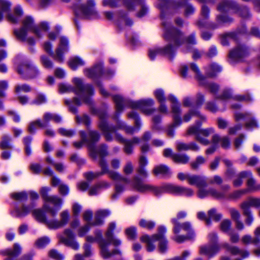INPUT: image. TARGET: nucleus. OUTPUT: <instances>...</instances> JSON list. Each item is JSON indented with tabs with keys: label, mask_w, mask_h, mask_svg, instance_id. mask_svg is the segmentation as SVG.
I'll return each instance as SVG.
<instances>
[{
	"label": "nucleus",
	"mask_w": 260,
	"mask_h": 260,
	"mask_svg": "<svg viewBox=\"0 0 260 260\" xmlns=\"http://www.w3.org/2000/svg\"><path fill=\"white\" fill-rule=\"evenodd\" d=\"M113 101L115 104L116 113L113 116V118L116 120V124L115 126H109L105 120L107 115L104 112H99L98 113L100 122L99 124L100 129L103 132L107 141L113 140V137L111 135L112 133L115 132L117 130H123L127 134H133L137 132L140 129L141 124L138 114L135 112H132L128 114V117L130 118H134L135 120V126L132 127L128 126L126 123L118 119L117 115L120 113L124 108L126 107L132 109H139L146 114H151L155 111V109L149 108V107L154 105V102L153 99H148L146 100H142L138 101H132L128 99L123 98L120 95H115L113 97Z\"/></svg>",
	"instance_id": "nucleus-1"
},
{
	"label": "nucleus",
	"mask_w": 260,
	"mask_h": 260,
	"mask_svg": "<svg viewBox=\"0 0 260 260\" xmlns=\"http://www.w3.org/2000/svg\"><path fill=\"white\" fill-rule=\"evenodd\" d=\"M164 29V38L165 40L173 43L168 44L164 48H155L150 49L149 51V56L152 60L154 59L157 55H164L169 58H172L175 55L176 48L180 46L185 44L189 48L192 52V57L194 59L200 58L204 54L203 52L196 48H191L190 45L196 43L195 36L191 34L187 38H185L183 34L179 30L173 27L169 22H162Z\"/></svg>",
	"instance_id": "nucleus-2"
},
{
	"label": "nucleus",
	"mask_w": 260,
	"mask_h": 260,
	"mask_svg": "<svg viewBox=\"0 0 260 260\" xmlns=\"http://www.w3.org/2000/svg\"><path fill=\"white\" fill-rule=\"evenodd\" d=\"M74 87L71 85L66 83H60L59 87L60 93H68L74 92L79 96V98H74L72 102L66 100L65 103L69 105L70 111L74 113H77V107L80 106L83 103L89 105L92 104L90 96L93 94V90L92 86L89 84L84 85L82 79L74 78L73 79Z\"/></svg>",
	"instance_id": "nucleus-3"
},
{
	"label": "nucleus",
	"mask_w": 260,
	"mask_h": 260,
	"mask_svg": "<svg viewBox=\"0 0 260 260\" xmlns=\"http://www.w3.org/2000/svg\"><path fill=\"white\" fill-rule=\"evenodd\" d=\"M48 28L47 22H42L39 25H36L32 17L26 16L22 20V27L15 29L14 34L19 40L31 45L35 44V41L34 38L28 36V34L32 33L38 38H41L42 31H46Z\"/></svg>",
	"instance_id": "nucleus-4"
},
{
	"label": "nucleus",
	"mask_w": 260,
	"mask_h": 260,
	"mask_svg": "<svg viewBox=\"0 0 260 260\" xmlns=\"http://www.w3.org/2000/svg\"><path fill=\"white\" fill-rule=\"evenodd\" d=\"M116 224L115 222L109 223L107 231L106 233L107 240L102 238V233L100 230H97L95 232V238L99 243L101 254L102 256L105 259H108L116 254H121V252L118 249H115L112 251H109L108 246L112 243L114 246H117L121 244V241L114 238L113 235V231L115 229Z\"/></svg>",
	"instance_id": "nucleus-5"
},
{
	"label": "nucleus",
	"mask_w": 260,
	"mask_h": 260,
	"mask_svg": "<svg viewBox=\"0 0 260 260\" xmlns=\"http://www.w3.org/2000/svg\"><path fill=\"white\" fill-rule=\"evenodd\" d=\"M166 228L164 226H159L158 228L157 233L149 236L147 235L142 236L140 239L142 242L146 244V250L148 252H151L155 249L154 242L158 241V249L160 253H165L168 249V241L165 237L166 233Z\"/></svg>",
	"instance_id": "nucleus-6"
},
{
	"label": "nucleus",
	"mask_w": 260,
	"mask_h": 260,
	"mask_svg": "<svg viewBox=\"0 0 260 260\" xmlns=\"http://www.w3.org/2000/svg\"><path fill=\"white\" fill-rule=\"evenodd\" d=\"M132 185L139 191L146 192L149 191L156 196H159L164 193L176 194L178 186L172 184H165L159 187L154 186L150 184L143 183L138 176L134 178Z\"/></svg>",
	"instance_id": "nucleus-7"
},
{
	"label": "nucleus",
	"mask_w": 260,
	"mask_h": 260,
	"mask_svg": "<svg viewBox=\"0 0 260 260\" xmlns=\"http://www.w3.org/2000/svg\"><path fill=\"white\" fill-rule=\"evenodd\" d=\"M188 0H183V2H174L169 5L171 0H158L157 7L161 10V17L162 22L166 21L171 23L169 20L165 18L163 13V10L165 8L169 7L170 11L177 12L182 6L184 7V14L186 16L193 14L195 12V8L190 3H187ZM162 23V22H161ZM173 27V26L171 25ZM174 28H175L174 27Z\"/></svg>",
	"instance_id": "nucleus-8"
},
{
	"label": "nucleus",
	"mask_w": 260,
	"mask_h": 260,
	"mask_svg": "<svg viewBox=\"0 0 260 260\" xmlns=\"http://www.w3.org/2000/svg\"><path fill=\"white\" fill-rule=\"evenodd\" d=\"M120 3H123L127 9L129 11L135 10L136 8L140 9L137 13V16L142 17L146 15L148 12V9L143 0H103V5L104 6L114 7Z\"/></svg>",
	"instance_id": "nucleus-9"
},
{
	"label": "nucleus",
	"mask_w": 260,
	"mask_h": 260,
	"mask_svg": "<svg viewBox=\"0 0 260 260\" xmlns=\"http://www.w3.org/2000/svg\"><path fill=\"white\" fill-rule=\"evenodd\" d=\"M202 121H196V125L189 126L187 131L188 135H194L195 139L200 143L207 145L210 143L209 141L206 138L210 135L213 134L214 129L212 127L201 129Z\"/></svg>",
	"instance_id": "nucleus-10"
},
{
	"label": "nucleus",
	"mask_w": 260,
	"mask_h": 260,
	"mask_svg": "<svg viewBox=\"0 0 260 260\" xmlns=\"http://www.w3.org/2000/svg\"><path fill=\"white\" fill-rule=\"evenodd\" d=\"M68 39L64 37H61L58 47L56 49L55 53L52 51V46L49 41H45L43 45V47L45 51L52 56L55 60L62 62L63 61V53L68 51Z\"/></svg>",
	"instance_id": "nucleus-11"
},
{
	"label": "nucleus",
	"mask_w": 260,
	"mask_h": 260,
	"mask_svg": "<svg viewBox=\"0 0 260 260\" xmlns=\"http://www.w3.org/2000/svg\"><path fill=\"white\" fill-rule=\"evenodd\" d=\"M168 100L171 102V112L173 114V122L170 124L167 129V135L170 137L174 135V128L179 126L181 124L180 115L181 110L180 105L177 99L173 95L170 94Z\"/></svg>",
	"instance_id": "nucleus-12"
},
{
	"label": "nucleus",
	"mask_w": 260,
	"mask_h": 260,
	"mask_svg": "<svg viewBox=\"0 0 260 260\" xmlns=\"http://www.w3.org/2000/svg\"><path fill=\"white\" fill-rule=\"evenodd\" d=\"M94 0H87L86 3L82 5H76L74 6L75 15L83 18H90L98 16L95 8Z\"/></svg>",
	"instance_id": "nucleus-13"
},
{
	"label": "nucleus",
	"mask_w": 260,
	"mask_h": 260,
	"mask_svg": "<svg viewBox=\"0 0 260 260\" xmlns=\"http://www.w3.org/2000/svg\"><path fill=\"white\" fill-rule=\"evenodd\" d=\"M50 190V188L47 187H42L41 189L40 192L42 198L45 202L43 206V208L46 212L50 214L52 217H55L57 214V210H55L52 207H50L48 203H50L53 204L56 207H61L62 203V201L61 198L56 196H48L47 192Z\"/></svg>",
	"instance_id": "nucleus-14"
},
{
	"label": "nucleus",
	"mask_w": 260,
	"mask_h": 260,
	"mask_svg": "<svg viewBox=\"0 0 260 260\" xmlns=\"http://www.w3.org/2000/svg\"><path fill=\"white\" fill-rule=\"evenodd\" d=\"M11 3L6 0H0V21L3 18V14L6 15L8 20L12 23H17L19 17L22 15V11L20 7H17L14 10V14L9 13Z\"/></svg>",
	"instance_id": "nucleus-15"
},
{
	"label": "nucleus",
	"mask_w": 260,
	"mask_h": 260,
	"mask_svg": "<svg viewBox=\"0 0 260 260\" xmlns=\"http://www.w3.org/2000/svg\"><path fill=\"white\" fill-rule=\"evenodd\" d=\"M190 68L196 74L200 84L204 86L211 93L216 95L219 90V85L214 82H208L207 78L200 74V70L196 64L191 63Z\"/></svg>",
	"instance_id": "nucleus-16"
},
{
	"label": "nucleus",
	"mask_w": 260,
	"mask_h": 260,
	"mask_svg": "<svg viewBox=\"0 0 260 260\" xmlns=\"http://www.w3.org/2000/svg\"><path fill=\"white\" fill-rule=\"evenodd\" d=\"M17 71L19 74L25 78H35L39 74L37 68L28 61H23L19 64Z\"/></svg>",
	"instance_id": "nucleus-17"
},
{
	"label": "nucleus",
	"mask_w": 260,
	"mask_h": 260,
	"mask_svg": "<svg viewBox=\"0 0 260 260\" xmlns=\"http://www.w3.org/2000/svg\"><path fill=\"white\" fill-rule=\"evenodd\" d=\"M59 241L73 249L77 250L79 248L78 243L75 240V236L73 231L70 229L64 230L62 235H57Z\"/></svg>",
	"instance_id": "nucleus-18"
},
{
	"label": "nucleus",
	"mask_w": 260,
	"mask_h": 260,
	"mask_svg": "<svg viewBox=\"0 0 260 260\" xmlns=\"http://www.w3.org/2000/svg\"><path fill=\"white\" fill-rule=\"evenodd\" d=\"M186 215L187 213L185 212L180 211L178 213L176 218H174L172 219V223L174 224L173 231L174 234H177L181 231V230H183L185 231H188L191 230V226L189 222H185L180 224L177 221L178 219L185 218Z\"/></svg>",
	"instance_id": "nucleus-19"
},
{
	"label": "nucleus",
	"mask_w": 260,
	"mask_h": 260,
	"mask_svg": "<svg viewBox=\"0 0 260 260\" xmlns=\"http://www.w3.org/2000/svg\"><path fill=\"white\" fill-rule=\"evenodd\" d=\"M115 139L119 143L124 144V151L127 154L132 153L134 145L139 144L140 141V139L137 137L134 138L132 140H126L117 133H115Z\"/></svg>",
	"instance_id": "nucleus-20"
},
{
	"label": "nucleus",
	"mask_w": 260,
	"mask_h": 260,
	"mask_svg": "<svg viewBox=\"0 0 260 260\" xmlns=\"http://www.w3.org/2000/svg\"><path fill=\"white\" fill-rule=\"evenodd\" d=\"M204 187H198V196L200 198H204L208 196H211L217 199H223L226 196L223 192H219L215 188H210L208 189L203 188Z\"/></svg>",
	"instance_id": "nucleus-21"
},
{
	"label": "nucleus",
	"mask_w": 260,
	"mask_h": 260,
	"mask_svg": "<svg viewBox=\"0 0 260 260\" xmlns=\"http://www.w3.org/2000/svg\"><path fill=\"white\" fill-rule=\"evenodd\" d=\"M249 49L244 45H238L229 54V57L233 60H238L247 56L249 54Z\"/></svg>",
	"instance_id": "nucleus-22"
},
{
	"label": "nucleus",
	"mask_w": 260,
	"mask_h": 260,
	"mask_svg": "<svg viewBox=\"0 0 260 260\" xmlns=\"http://www.w3.org/2000/svg\"><path fill=\"white\" fill-rule=\"evenodd\" d=\"M235 119L237 121L242 119L248 120V121L245 123V127L248 129L253 128L258 126L256 121L252 117V114L250 113L237 112L235 114Z\"/></svg>",
	"instance_id": "nucleus-23"
},
{
	"label": "nucleus",
	"mask_w": 260,
	"mask_h": 260,
	"mask_svg": "<svg viewBox=\"0 0 260 260\" xmlns=\"http://www.w3.org/2000/svg\"><path fill=\"white\" fill-rule=\"evenodd\" d=\"M221 246L227 252L233 255H240L242 258H244L247 257L249 253L248 251L240 249L239 247L235 245H230L227 242L222 244Z\"/></svg>",
	"instance_id": "nucleus-24"
},
{
	"label": "nucleus",
	"mask_w": 260,
	"mask_h": 260,
	"mask_svg": "<svg viewBox=\"0 0 260 260\" xmlns=\"http://www.w3.org/2000/svg\"><path fill=\"white\" fill-rule=\"evenodd\" d=\"M90 154L91 157L95 158L97 156L101 157V159H104L103 157L108 155L107 146L105 144L100 145L98 148L95 147L93 145H89Z\"/></svg>",
	"instance_id": "nucleus-25"
},
{
	"label": "nucleus",
	"mask_w": 260,
	"mask_h": 260,
	"mask_svg": "<svg viewBox=\"0 0 260 260\" xmlns=\"http://www.w3.org/2000/svg\"><path fill=\"white\" fill-rule=\"evenodd\" d=\"M220 250L218 244H210L202 246L200 247V253L211 257L215 255Z\"/></svg>",
	"instance_id": "nucleus-26"
},
{
	"label": "nucleus",
	"mask_w": 260,
	"mask_h": 260,
	"mask_svg": "<svg viewBox=\"0 0 260 260\" xmlns=\"http://www.w3.org/2000/svg\"><path fill=\"white\" fill-rule=\"evenodd\" d=\"M103 165L105 166L106 170V172H104V174H108L110 178L115 181L123 182L126 184L129 183V180L127 178L123 177L117 172L110 170L105 159H103Z\"/></svg>",
	"instance_id": "nucleus-27"
},
{
	"label": "nucleus",
	"mask_w": 260,
	"mask_h": 260,
	"mask_svg": "<svg viewBox=\"0 0 260 260\" xmlns=\"http://www.w3.org/2000/svg\"><path fill=\"white\" fill-rule=\"evenodd\" d=\"M210 10L206 5H203L201 9V18L197 22L198 25L200 27H207L209 28V24L213 23L208 21L209 18Z\"/></svg>",
	"instance_id": "nucleus-28"
},
{
	"label": "nucleus",
	"mask_w": 260,
	"mask_h": 260,
	"mask_svg": "<svg viewBox=\"0 0 260 260\" xmlns=\"http://www.w3.org/2000/svg\"><path fill=\"white\" fill-rule=\"evenodd\" d=\"M99 165L101 169V172H88L84 174V177L89 181H92L101 176L104 175V172L106 170L105 166L103 165V159H101L99 161Z\"/></svg>",
	"instance_id": "nucleus-29"
},
{
	"label": "nucleus",
	"mask_w": 260,
	"mask_h": 260,
	"mask_svg": "<svg viewBox=\"0 0 260 260\" xmlns=\"http://www.w3.org/2000/svg\"><path fill=\"white\" fill-rule=\"evenodd\" d=\"M188 183L191 185H196L198 187H206L207 182L204 177L199 175H191L190 174Z\"/></svg>",
	"instance_id": "nucleus-30"
},
{
	"label": "nucleus",
	"mask_w": 260,
	"mask_h": 260,
	"mask_svg": "<svg viewBox=\"0 0 260 260\" xmlns=\"http://www.w3.org/2000/svg\"><path fill=\"white\" fill-rule=\"evenodd\" d=\"M103 64L100 63L95 65L92 69H86L84 70V74L85 76L89 78H95L100 75L102 73Z\"/></svg>",
	"instance_id": "nucleus-31"
},
{
	"label": "nucleus",
	"mask_w": 260,
	"mask_h": 260,
	"mask_svg": "<svg viewBox=\"0 0 260 260\" xmlns=\"http://www.w3.org/2000/svg\"><path fill=\"white\" fill-rule=\"evenodd\" d=\"M238 5L233 1H223L221 2L217 7V10L221 12H225L230 10H236Z\"/></svg>",
	"instance_id": "nucleus-32"
},
{
	"label": "nucleus",
	"mask_w": 260,
	"mask_h": 260,
	"mask_svg": "<svg viewBox=\"0 0 260 260\" xmlns=\"http://www.w3.org/2000/svg\"><path fill=\"white\" fill-rule=\"evenodd\" d=\"M251 207L255 208L260 207V199L249 198L240 205L242 210H250V208Z\"/></svg>",
	"instance_id": "nucleus-33"
},
{
	"label": "nucleus",
	"mask_w": 260,
	"mask_h": 260,
	"mask_svg": "<svg viewBox=\"0 0 260 260\" xmlns=\"http://www.w3.org/2000/svg\"><path fill=\"white\" fill-rule=\"evenodd\" d=\"M232 21V19L226 15H218L216 16V22L209 24V28L215 29L221 26L223 23H226Z\"/></svg>",
	"instance_id": "nucleus-34"
},
{
	"label": "nucleus",
	"mask_w": 260,
	"mask_h": 260,
	"mask_svg": "<svg viewBox=\"0 0 260 260\" xmlns=\"http://www.w3.org/2000/svg\"><path fill=\"white\" fill-rule=\"evenodd\" d=\"M110 214V211L107 210L98 211L95 215L94 220L92 222V224L95 226L102 225L104 222L103 219Z\"/></svg>",
	"instance_id": "nucleus-35"
},
{
	"label": "nucleus",
	"mask_w": 260,
	"mask_h": 260,
	"mask_svg": "<svg viewBox=\"0 0 260 260\" xmlns=\"http://www.w3.org/2000/svg\"><path fill=\"white\" fill-rule=\"evenodd\" d=\"M176 147L178 151H187L189 150L197 151L199 150L198 145L194 143H185L183 142H178L176 144Z\"/></svg>",
	"instance_id": "nucleus-36"
},
{
	"label": "nucleus",
	"mask_w": 260,
	"mask_h": 260,
	"mask_svg": "<svg viewBox=\"0 0 260 260\" xmlns=\"http://www.w3.org/2000/svg\"><path fill=\"white\" fill-rule=\"evenodd\" d=\"M251 176L250 171H242L238 173L233 180V184L235 187H239L242 185L244 178H247L249 176Z\"/></svg>",
	"instance_id": "nucleus-37"
},
{
	"label": "nucleus",
	"mask_w": 260,
	"mask_h": 260,
	"mask_svg": "<svg viewBox=\"0 0 260 260\" xmlns=\"http://www.w3.org/2000/svg\"><path fill=\"white\" fill-rule=\"evenodd\" d=\"M194 116L199 117L200 118L199 121H205L206 120V117L201 115L200 112L198 110L191 109L187 113L184 115L182 119H181V122L182 121H189L191 119V117Z\"/></svg>",
	"instance_id": "nucleus-38"
},
{
	"label": "nucleus",
	"mask_w": 260,
	"mask_h": 260,
	"mask_svg": "<svg viewBox=\"0 0 260 260\" xmlns=\"http://www.w3.org/2000/svg\"><path fill=\"white\" fill-rule=\"evenodd\" d=\"M21 247L18 243H15L13 246V249H7L4 251H2L1 253L5 255H9L11 256H17L21 252Z\"/></svg>",
	"instance_id": "nucleus-39"
},
{
	"label": "nucleus",
	"mask_w": 260,
	"mask_h": 260,
	"mask_svg": "<svg viewBox=\"0 0 260 260\" xmlns=\"http://www.w3.org/2000/svg\"><path fill=\"white\" fill-rule=\"evenodd\" d=\"M247 186L248 191L255 192L260 190V184H256L252 175L247 177Z\"/></svg>",
	"instance_id": "nucleus-40"
},
{
	"label": "nucleus",
	"mask_w": 260,
	"mask_h": 260,
	"mask_svg": "<svg viewBox=\"0 0 260 260\" xmlns=\"http://www.w3.org/2000/svg\"><path fill=\"white\" fill-rule=\"evenodd\" d=\"M52 120L56 123H60L61 121V117L56 114L46 113L43 116V122L48 125L49 121Z\"/></svg>",
	"instance_id": "nucleus-41"
},
{
	"label": "nucleus",
	"mask_w": 260,
	"mask_h": 260,
	"mask_svg": "<svg viewBox=\"0 0 260 260\" xmlns=\"http://www.w3.org/2000/svg\"><path fill=\"white\" fill-rule=\"evenodd\" d=\"M32 209L30 206H23L21 208H16L14 212V216L18 217H23L27 215Z\"/></svg>",
	"instance_id": "nucleus-42"
},
{
	"label": "nucleus",
	"mask_w": 260,
	"mask_h": 260,
	"mask_svg": "<svg viewBox=\"0 0 260 260\" xmlns=\"http://www.w3.org/2000/svg\"><path fill=\"white\" fill-rule=\"evenodd\" d=\"M173 160L178 164H186L189 160V156L185 154H175L172 155Z\"/></svg>",
	"instance_id": "nucleus-43"
},
{
	"label": "nucleus",
	"mask_w": 260,
	"mask_h": 260,
	"mask_svg": "<svg viewBox=\"0 0 260 260\" xmlns=\"http://www.w3.org/2000/svg\"><path fill=\"white\" fill-rule=\"evenodd\" d=\"M84 64V61L78 57H74L70 59L69 61L70 67L75 70L78 67L82 66Z\"/></svg>",
	"instance_id": "nucleus-44"
},
{
	"label": "nucleus",
	"mask_w": 260,
	"mask_h": 260,
	"mask_svg": "<svg viewBox=\"0 0 260 260\" xmlns=\"http://www.w3.org/2000/svg\"><path fill=\"white\" fill-rule=\"evenodd\" d=\"M89 138L88 139V147L89 148L90 145H92V143L98 142L100 138V134L94 131H90L88 132Z\"/></svg>",
	"instance_id": "nucleus-45"
},
{
	"label": "nucleus",
	"mask_w": 260,
	"mask_h": 260,
	"mask_svg": "<svg viewBox=\"0 0 260 260\" xmlns=\"http://www.w3.org/2000/svg\"><path fill=\"white\" fill-rule=\"evenodd\" d=\"M221 71L220 67L215 63L210 65L208 70L207 71V76L209 77H214L217 74Z\"/></svg>",
	"instance_id": "nucleus-46"
},
{
	"label": "nucleus",
	"mask_w": 260,
	"mask_h": 260,
	"mask_svg": "<svg viewBox=\"0 0 260 260\" xmlns=\"http://www.w3.org/2000/svg\"><path fill=\"white\" fill-rule=\"evenodd\" d=\"M47 126V124L42 122L40 120H37L31 122L28 126V131L30 133H34L36 131V128L39 127H45Z\"/></svg>",
	"instance_id": "nucleus-47"
},
{
	"label": "nucleus",
	"mask_w": 260,
	"mask_h": 260,
	"mask_svg": "<svg viewBox=\"0 0 260 260\" xmlns=\"http://www.w3.org/2000/svg\"><path fill=\"white\" fill-rule=\"evenodd\" d=\"M153 173L155 175H158L159 174L167 175L170 173V170L167 166L160 165L154 168L153 169Z\"/></svg>",
	"instance_id": "nucleus-48"
},
{
	"label": "nucleus",
	"mask_w": 260,
	"mask_h": 260,
	"mask_svg": "<svg viewBox=\"0 0 260 260\" xmlns=\"http://www.w3.org/2000/svg\"><path fill=\"white\" fill-rule=\"evenodd\" d=\"M193 193L194 192L191 188L178 186L176 195L190 197L192 196Z\"/></svg>",
	"instance_id": "nucleus-49"
},
{
	"label": "nucleus",
	"mask_w": 260,
	"mask_h": 260,
	"mask_svg": "<svg viewBox=\"0 0 260 260\" xmlns=\"http://www.w3.org/2000/svg\"><path fill=\"white\" fill-rule=\"evenodd\" d=\"M189 234L187 235L186 236H180V235H176L173 238V239L176 241L178 243H181L183 242L186 239H191L194 237V233L191 227V230L190 231H186Z\"/></svg>",
	"instance_id": "nucleus-50"
},
{
	"label": "nucleus",
	"mask_w": 260,
	"mask_h": 260,
	"mask_svg": "<svg viewBox=\"0 0 260 260\" xmlns=\"http://www.w3.org/2000/svg\"><path fill=\"white\" fill-rule=\"evenodd\" d=\"M32 213L34 217L40 222L46 223L47 220L45 214L40 209L34 210Z\"/></svg>",
	"instance_id": "nucleus-51"
},
{
	"label": "nucleus",
	"mask_w": 260,
	"mask_h": 260,
	"mask_svg": "<svg viewBox=\"0 0 260 260\" xmlns=\"http://www.w3.org/2000/svg\"><path fill=\"white\" fill-rule=\"evenodd\" d=\"M206 161L205 158L202 156H198L194 161L190 163L191 168L193 170H197L201 165L205 164Z\"/></svg>",
	"instance_id": "nucleus-52"
},
{
	"label": "nucleus",
	"mask_w": 260,
	"mask_h": 260,
	"mask_svg": "<svg viewBox=\"0 0 260 260\" xmlns=\"http://www.w3.org/2000/svg\"><path fill=\"white\" fill-rule=\"evenodd\" d=\"M46 224L50 229H58L63 226L60 220L57 219L47 220Z\"/></svg>",
	"instance_id": "nucleus-53"
},
{
	"label": "nucleus",
	"mask_w": 260,
	"mask_h": 260,
	"mask_svg": "<svg viewBox=\"0 0 260 260\" xmlns=\"http://www.w3.org/2000/svg\"><path fill=\"white\" fill-rule=\"evenodd\" d=\"M91 226H93L92 222L87 223L85 225L80 226L77 230L78 236L80 237L84 236L89 231Z\"/></svg>",
	"instance_id": "nucleus-54"
},
{
	"label": "nucleus",
	"mask_w": 260,
	"mask_h": 260,
	"mask_svg": "<svg viewBox=\"0 0 260 260\" xmlns=\"http://www.w3.org/2000/svg\"><path fill=\"white\" fill-rule=\"evenodd\" d=\"M11 138L8 135H4L2 138L0 142V148L2 149H11L10 145Z\"/></svg>",
	"instance_id": "nucleus-55"
},
{
	"label": "nucleus",
	"mask_w": 260,
	"mask_h": 260,
	"mask_svg": "<svg viewBox=\"0 0 260 260\" xmlns=\"http://www.w3.org/2000/svg\"><path fill=\"white\" fill-rule=\"evenodd\" d=\"M139 224L143 228L150 230L155 226V223L153 221L142 219L140 220Z\"/></svg>",
	"instance_id": "nucleus-56"
},
{
	"label": "nucleus",
	"mask_w": 260,
	"mask_h": 260,
	"mask_svg": "<svg viewBox=\"0 0 260 260\" xmlns=\"http://www.w3.org/2000/svg\"><path fill=\"white\" fill-rule=\"evenodd\" d=\"M40 60L41 64L44 68L48 69L53 68V62L46 55H42L40 57Z\"/></svg>",
	"instance_id": "nucleus-57"
},
{
	"label": "nucleus",
	"mask_w": 260,
	"mask_h": 260,
	"mask_svg": "<svg viewBox=\"0 0 260 260\" xmlns=\"http://www.w3.org/2000/svg\"><path fill=\"white\" fill-rule=\"evenodd\" d=\"M123 24L126 26H131L133 24V22L131 19L123 15L119 16L117 25L119 27H122Z\"/></svg>",
	"instance_id": "nucleus-58"
},
{
	"label": "nucleus",
	"mask_w": 260,
	"mask_h": 260,
	"mask_svg": "<svg viewBox=\"0 0 260 260\" xmlns=\"http://www.w3.org/2000/svg\"><path fill=\"white\" fill-rule=\"evenodd\" d=\"M80 135L81 141L79 142H76L73 143L74 146L78 149L81 148L84 143H87L88 142V139L86 137V134L84 131H81L80 132Z\"/></svg>",
	"instance_id": "nucleus-59"
},
{
	"label": "nucleus",
	"mask_w": 260,
	"mask_h": 260,
	"mask_svg": "<svg viewBox=\"0 0 260 260\" xmlns=\"http://www.w3.org/2000/svg\"><path fill=\"white\" fill-rule=\"evenodd\" d=\"M11 196L12 199L18 201H24L27 199V194L25 192H14Z\"/></svg>",
	"instance_id": "nucleus-60"
},
{
	"label": "nucleus",
	"mask_w": 260,
	"mask_h": 260,
	"mask_svg": "<svg viewBox=\"0 0 260 260\" xmlns=\"http://www.w3.org/2000/svg\"><path fill=\"white\" fill-rule=\"evenodd\" d=\"M48 255L55 260H63L64 258L62 254L55 249L50 250L48 252Z\"/></svg>",
	"instance_id": "nucleus-61"
},
{
	"label": "nucleus",
	"mask_w": 260,
	"mask_h": 260,
	"mask_svg": "<svg viewBox=\"0 0 260 260\" xmlns=\"http://www.w3.org/2000/svg\"><path fill=\"white\" fill-rule=\"evenodd\" d=\"M247 192L248 190L246 189L236 190L231 193L229 195V198L232 199H238L240 198L242 196L245 194Z\"/></svg>",
	"instance_id": "nucleus-62"
},
{
	"label": "nucleus",
	"mask_w": 260,
	"mask_h": 260,
	"mask_svg": "<svg viewBox=\"0 0 260 260\" xmlns=\"http://www.w3.org/2000/svg\"><path fill=\"white\" fill-rule=\"evenodd\" d=\"M58 133L62 136L69 138L72 137L75 134V131L74 130L63 127L59 128L58 129Z\"/></svg>",
	"instance_id": "nucleus-63"
},
{
	"label": "nucleus",
	"mask_w": 260,
	"mask_h": 260,
	"mask_svg": "<svg viewBox=\"0 0 260 260\" xmlns=\"http://www.w3.org/2000/svg\"><path fill=\"white\" fill-rule=\"evenodd\" d=\"M125 234L129 239H135L137 237V229L136 227L131 226L125 230Z\"/></svg>",
	"instance_id": "nucleus-64"
}]
</instances>
